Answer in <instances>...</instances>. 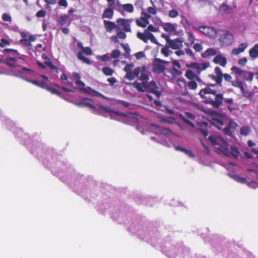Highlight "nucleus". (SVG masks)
<instances>
[{"mask_svg": "<svg viewBox=\"0 0 258 258\" xmlns=\"http://www.w3.org/2000/svg\"><path fill=\"white\" fill-rule=\"evenodd\" d=\"M211 144L218 151L229 157L237 159L239 157V152L236 147H233L230 149L228 148V143L219 137L210 136L208 138Z\"/></svg>", "mask_w": 258, "mask_h": 258, "instance_id": "nucleus-1", "label": "nucleus"}, {"mask_svg": "<svg viewBox=\"0 0 258 258\" xmlns=\"http://www.w3.org/2000/svg\"><path fill=\"white\" fill-rule=\"evenodd\" d=\"M208 94L214 95L215 100L209 99L205 101L206 103L210 104L214 108H219L222 104L224 99L223 94L218 93L217 90L207 86L201 89L199 92L200 96L203 99L206 98L205 95Z\"/></svg>", "mask_w": 258, "mask_h": 258, "instance_id": "nucleus-2", "label": "nucleus"}, {"mask_svg": "<svg viewBox=\"0 0 258 258\" xmlns=\"http://www.w3.org/2000/svg\"><path fill=\"white\" fill-rule=\"evenodd\" d=\"M168 62L160 58H155L153 60L152 70L153 72L157 74L162 73L166 70L165 67L163 64Z\"/></svg>", "mask_w": 258, "mask_h": 258, "instance_id": "nucleus-3", "label": "nucleus"}, {"mask_svg": "<svg viewBox=\"0 0 258 258\" xmlns=\"http://www.w3.org/2000/svg\"><path fill=\"white\" fill-rule=\"evenodd\" d=\"M137 37L145 43H147L149 40L154 43L157 44L158 42L154 35L148 30H145L144 33L138 32L137 33Z\"/></svg>", "mask_w": 258, "mask_h": 258, "instance_id": "nucleus-4", "label": "nucleus"}, {"mask_svg": "<svg viewBox=\"0 0 258 258\" xmlns=\"http://www.w3.org/2000/svg\"><path fill=\"white\" fill-rule=\"evenodd\" d=\"M233 40V35L231 32L227 30H222L220 35L219 40L226 45L232 43Z\"/></svg>", "mask_w": 258, "mask_h": 258, "instance_id": "nucleus-5", "label": "nucleus"}, {"mask_svg": "<svg viewBox=\"0 0 258 258\" xmlns=\"http://www.w3.org/2000/svg\"><path fill=\"white\" fill-rule=\"evenodd\" d=\"M83 53L88 55H91L92 54V49L89 47H84L82 50V51L79 52L78 54V57L80 60L87 64H90L91 63V61L89 59L85 57Z\"/></svg>", "mask_w": 258, "mask_h": 258, "instance_id": "nucleus-6", "label": "nucleus"}, {"mask_svg": "<svg viewBox=\"0 0 258 258\" xmlns=\"http://www.w3.org/2000/svg\"><path fill=\"white\" fill-rule=\"evenodd\" d=\"M132 19H125L123 18H119L117 20V24L122 27V30L126 32H131L130 24L132 22Z\"/></svg>", "mask_w": 258, "mask_h": 258, "instance_id": "nucleus-7", "label": "nucleus"}, {"mask_svg": "<svg viewBox=\"0 0 258 258\" xmlns=\"http://www.w3.org/2000/svg\"><path fill=\"white\" fill-rule=\"evenodd\" d=\"M183 41V40L180 38H176L174 40L171 39L167 44L168 47L174 50L179 49L182 47Z\"/></svg>", "mask_w": 258, "mask_h": 258, "instance_id": "nucleus-8", "label": "nucleus"}, {"mask_svg": "<svg viewBox=\"0 0 258 258\" xmlns=\"http://www.w3.org/2000/svg\"><path fill=\"white\" fill-rule=\"evenodd\" d=\"M164 75L168 77H171L172 78L175 79L177 76L181 75V72L173 67L171 69H167Z\"/></svg>", "mask_w": 258, "mask_h": 258, "instance_id": "nucleus-9", "label": "nucleus"}, {"mask_svg": "<svg viewBox=\"0 0 258 258\" xmlns=\"http://www.w3.org/2000/svg\"><path fill=\"white\" fill-rule=\"evenodd\" d=\"M148 88H149L150 92L155 94L157 97L159 98L160 96L161 93L158 90L159 88L154 81L150 82Z\"/></svg>", "mask_w": 258, "mask_h": 258, "instance_id": "nucleus-10", "label": "nucleus"}, {"mask_svg": "<svg viewBox=\"0 0 258 258\" xmlns=\"http://www.w3.org/2000/svg\"><path fill=\"white\" fill-rule=\"evenodd\" d=\"M236 5L233 4L232 5H228L226 3H223L220 7L219 11L223 12L225 13H230L235 9Z\"/></svg>", "mask_w": 258, "mask_h": 258, "instance_id": "nucleus-11", "label": "nucleus"}, {"mask_svg": "<svg viewBox=\"0 0 258 258\" xmlns=\"http://www.w3.org/2000/svg\"><path fill=\"white\" fill-rule=\"evenodd\" d=\"M87 100H89L87 98L82 99L80 102H74V104L79 107H88L94 111L96 109V107L93 104L86 102Z\"/></svg>", "mask_w": 258, "mask_h": 258, "instance_id": "nucleus-12", "label": "nucleus"}, {"mask_svg": "<svg viewBox=\"0 0 258 258\" xmlns=\"http://www.w3.org/2000/svg\"><path fill=\"white\" fill-rule=\"evenodd\" d=\"M213 61L216 64H220L222 67H225L227 63L226 58L221 55H216Z\"/></svg>", "mask_w": 258, "mask_h": 258, "instance_id": "nucleus-13", "label": "nucleus"}, {"mask_svg": "<svg viewBox=\"0 0 258 258\" xmlns=\"http://www.w3.org/2000/svg\"><path fill=\"white\" fill-rule=\"evenodd\" d=\"M103 23L106 31L108 32H111L112 31L115 29L118 30L120 29L119 28L116 26L113 22L104 20Z\"/></svg>", "mask_w": 258, "mask_h": 258, "instance_id": "nucleus-14", "label": "nucleus"}, {"mask_svg": "<svg viewBox=\"0 0 258 258\" xmlns=\"http://www.w3.org/2000/svg\"><path fill=\"white\" fill-rule=\"evenodd\" d=\"M226 118V115L217 118L214 121H211V123L215 126L218 129L220 130L224 125V120Z\"/></svg>", "mask_w": 258, "mask_h": 258, "instance_id": "nucleus-15", "label": "nucleus"}, {"mask_svg": "<svg viewBox=\"0 0 258 258\" xmlns=\"http://www.w3.org/2000/svg\"><path fill=\"white\" fill-rule=\"evenodd\" d=\"M247 46V44L246 43H242L239 47L234 48L232 50V53L233 55H238L244 52Z\"/></svg>", "mask_w": 258, "mask_h": 258, "instance_id": "nucleus-16", "label": "nucleus"}, {"mask_svg": "<svg viewBox=\"0 0 258 258\" xmlns=\"http://www.w3.org/2000/svg\"><path fill=\"white\" fill-rule=\"evenodd\" d=\"M217 53V50L215 48H209L201 54V56L203 58H206L210 56L215 55Z\"/></svg>", "mask_w": 258, "mask_h": 258, "instance_id": "nucleus-17", "label": "nucleus"}, {"mask_svg": "<svg viewBox=\"0 0 258 258\" xmlns=\"http://www.w3.org/2000/svg\"><path fill=\"white\" fill-rule=\"evenodd\" d=\"M136 22L138 26L142 28H145L149 23V20L144 17H141L140 19H136Z\"/></svg>", "mask_w": 258, "mask_h": 258, "instance_id": "nucleus-18", "label": "nucleus"}, {"mask_svg": "<svg viewBox=\"0 0 258 258\" xmlns=\"http://www.w3.org/2000/svg\"><path fill=\"white\" fill-rule=\"evenodd\" d=\"M114 12H113V6L112 7H110L109 6L108 8L106 9L102 15V18H111L113 15Z\"/></svg>", "mask_w": 258, "mask_h": 258, "instance_id": "nucleus-19", "label": "nucleus"}, {"mask_svg": "<svg viewBox=\"0 0 258 258\" xmlns=\"http://www.w3.org/2000/svg\"><path fill=\"white\" fill-rule=\"evenodd\" d=\"M43 58L46 60L45 62V64L52 71H54L55 73H58V69L57 68L53 65L52 62L50 61L49 58L47 56H42Z\"/></svg>", "mask_w": 258, "mask_h": 258, "instance_id": "nucleus-20", "label": "nucleus"}, {"mask_svg": "<svg viewBox=\"0 0 258 258\" xmlns=\"http://www.w3.org/2000/svg\"><path fill=\"white\" fill-rule=\"evenodd\" d=\"M152 125L156 127L157 130V134L166 135H169L171 132V131L169 128L162 127L153 124Z\"/></svg>", "mask_w": 258, "mask_h": 258, "instance_id": "nucleus-21", "label": "nucleus"}, {"mask_svg": "<svg viewBox=\"0 0 258 258\" xmlns=\"http://www.w3.org/2000/svg\"><path fill=\"white\" fill-rule=\"evenodd\" d=\"M148 83L145 82H142V83H135V86L138 91L141 92H144V88H148Z\"/></svg>", "mask_w": 258, "mask_h": 258, "instance_id": "nucleus-22", "label": "nucleus"}, {"mask_svg": "<svg viewBox=\"0 0 258 258\" xmlns=\"http://www.w3.org/2000/svg\"><path fill=\"white\" fill-rule=\"evenodd\" d=\"M163 27L164 30L166 32H173L176 31V28L174 25L170 23H165Z\"/></svg>", "mask_w": 258, "mask_h": 258, "instance_id": "nucleus-23", "label": "nucleus"}, {"mask_svg": "<svg viewBox=\"0 0 258 258\" xmlns=\"http://www.w3.org/2000/svg\"><path fill=\"white\" fill-rule=\"evenodd\" d=\"M210 64L209 62L204 63H198L197 73L200 74L203 71L205 70L208 68L210 67Z\"/></svg>", "mask_w": 258, "mask_h": 258, "instance_id": "nucleus-24", "label": "nucleus"}, {"mask_svg": "<svg viewBox=\"0 0 258 258\" xmlns=\"http://www.w3.org/2000/svg\"><path fill=\"white\" fill-rule=\"evenodd\" d=\"M249 56L253 58H255L258 56V43L249 50Z\"/></svg>", "mask_w": 258, "mask_h": 258, "instance_id": "nucleus-25", "label": "nucleus"}, {"mask_svg": "<svg viewBox=\"0 0 258 258\" xmlns=\"http://www.w3.org/2000/svg\"><path fill=\"white\" fill-rule=\"evenodd\" d=\"M241 77L246 81L249 80L251 81L253 79V73L251 72L244 70V73H242Z\"/></svg>", "mask_w": 258, "mask_h": 258, "instance_id": "nucleus-26", "label": "nucleus"}, {"mask_svg": "<svg viewBox=\"0 0 258 258\" xmlns=\"http://www.w3.org/2000/svg\"><path fill=\"white\" fill-rule=\"evenodd\" d=\"M195 28L207 35H209L210 31L211 30L210 27L206 26L195 27Z\"/></svg>", "mask_w": 258, "mask_h": 258, "instance_id": "nucleus-27", "label": "nucleus"}, {"mask_svg": "<svg viewBox=\"0 0 258 258\" xmlns=\"http://www.w3.org/2000/svg\"><path fill=\"white\" fill-rule=\"evenodd\" d=\"M196 75H197L190 70H187L185 74V77L189 80H194Z\"/></svg>", "mask_w": 258, "mask_h": 258, "instance_id": "nucleus-28", "label": "nucleus"}, {"mask_svg": "<svg viewBox=\"0 0 258 258\" xmlns=\"http://www.w3.org/2000/svg\"><path fill=\"white\" fill-rule=\"evenodd\" d=\"M250 128L248 126H244L240 128V134L244 136H248L250 132Z\"/></svg>", "mask_w": 258, "mask_h": 258, "instance_id": "nucleus-29", "label": "nucleus"}, {"mask_svg": "<svg viewBox=\"0 0 258 258\" xmlns=\"http://www.w3.org/2000/svg\"><path fill=\"white\" fill-rule=\"evenodd\" d=\"M209 78H211L212 80L214 81L218 85L220 86H222V82L223 78L214 75H210L209 76Z\"/></svg>", "mask_w": 258, "mask_h": 258, "instance_id": "nucleus-30", "label": "nucleus"}, {"mask_svg": "<svg viewBox=\"0 0 258 258\" xmlns=\"http://www.w3.org/2000/svg\"><path fill=\"white\" fill-rule=\"evenodd\" d=\"M230 174L232 175V177L237 182L243 183L245 182V178L241 177L235 174V172L232 171Z\"/></svg>", "mask_w": 258, "mask_h": 258, "instance_id": "nucleus-31", "label": "nucleus"}, {"mask_svg": "<svg viewBox=\"0 0 258 258\" xmlns=\"http://www.w3.org/2000/svg\"><path fill=\"white\" fill-rule=\"evenodd\" d=\"M140 80L143 82H147L149 80L148 75L145 73V67H143L142 69L141 75L140 78Z\"/></svg>", "mask_w": 258, "mask_h": 258, "instance_id": "nucleus-32", "label": "nucleus"}, {"mask_svg": "<svg viewBox=\"0 0 258 258\" xmlns=\"http://www.w3.org/2000/svg\"><path fill=\"white\" fill-rule=\"evenodd\" d=\"M210 115L211 117V121H214L217 118H218L219 117L220 118L221 116H222L225 115V114L220 113L217 112V111H213L211 112Z\"/></svg>", "mask_w": 258, "mask_h": 258, "instance_id": "nucleus-33", "label": "nucleus"}, {"mask_svg": "<svg viewBox=\"0 0 258 258\" xmlns=\"http://www.w3.org/2000/svg\"><path fill=\"white\" fill-rule=\"evenodd\" d=\"M160 120L162 122L173 123L174 122L175 118L172 116L168 117H162L160 118Z\"/></svg>", "mask_w": 258, "mask_h": 258, "instance_id": "nucleus-34", "label": "nucleus"}, {"mask_svg": "<svg viewBox=\"0 0 258 258\" xmlns=\"http://www.w3.org/2000/svg\"><path fill=\"white\" fill-rule=\"evenodd\" d=\"M122 8L125 11L132 13L134 11V6L131 4H126L122 5Z\"/></svg>", "mask_w": 258, "mask_h": 258, "instance_id": "nucleus-35", "label": "nucleus"}, {"mask_svg": "<svg viewBox=\"0 0 258 258\" xmlns=\"http://www.w3.org/2000/svg\"><path fill=\"white\" fill-rule=\"evenodd\" d=\"M102 72L106 76H111L114 73L113 70L108 67H104Z\"/></svg>", "mask_w": 258, "mask_h": 258, "instance_id": "nucleus-36", "label": "nucleus"}, {"mask_svg": "<svg viewBox=\"0 0 258 258\" xmlns=\"http://www.w3.org/2000/svg\"><path fill=\"white\" fill-rule=\"evenodd\" d=\"M179 118L186 124L189 125L191 127H194V124L189 120L186 118L183 115L180 114L179 115Z\"/></svg>", "mask_w": 258, "mask_h": 258, "instance_id": "nucleus-37", "label": "nucleus"}, {"mask_svg": "<svg viewBox=\"0 0 258 258\" xmlns=\"http://www.w3.org/2000/svg\"><path fill=\"white\" fill-rule=\"evenodd\" d=\"M187 87L189 90H196L198 87L197 83L194 80H190L187 83Z\"/></svg>", "mask_w": 258, "mask_h": 258, "instance_id": "nucleus-38", "label": "nucleus"}, {"mask_svg": "<svg viewBox=\"0 0 258 258\" xmlns=\"http://www.w3.org/2000/svg\"><path fill=\"white\" fill-rule=\"evenodd\" d=\"M19 73H26L30 75H33L34 74V71L26 67H23L21 70L19 71Z\"/></svg>", "mask_w": 258, "mask_h": 258, "instance_id": "nucleus-39", "label": "nucleus"}, {"mask_svg": "<svg viewBox=\"0 0 258 258\" xmlns=\"http://www.w3.org/2000/svg\"><path fill=\"white\" fill-rule=\"evenodd\" d=\"M187 35L188 37V41L190 42V44H194L195 41V37L194 34L191 32H188L187 33Z\"/></svg>", "mask_w": 258, "mask_h": 258, "instance_id": "nucleus-40", "label": "nucleus"}, {"mask_svg": "<svg viewBox=\"0 0 258 258\" xmlns=\"http://www.w3.org/2000/svg\"><path fill=\"white\" fill-rule=\"evenodd\" d=\"M231 70L233 72H234L235 73L239 76H241L243 73H244V70H241V69L233 66L231 68Z\"/></svg>", "mask_w": 258, "mask_h": 258, "instance_id": "nucleus-41", "label": "nucleus"}, {"mask_svg": "<svg viewBox=\"0 0 258 258\" xmlns=\"http://www.w3.org/2000/svg\"><path fill=\"white\" fill-rule=\"evenodd\" d=\"M68 18H69V16L67 15H64L63 16H61L58 19V22L61 25H63L67 22Z\"/></svg>", "mask_w": 258, "mask_h": 258, "instance_id": "nucleus-42", "label": "nucleus"}, {"mask_svg": "<svg viewBox=\"0 0 258 258\" xmlns=\"http://www.w3.org/2000/svg\"><path fill=\"white\" fill-rule=\"evenodd\" d=\"M238 126V124L232 119H230L228 126L231 129L234 130Z\"/></svg>", "mask_w": 258, "mask_h": 258, "instance_id": "nucleus-43", "label": "nucleus"}, {"mask_svg": "<svg viewBox=\"0 0 258 258\" xmlns=\"http://www.w3.org/2000/svg\"><path fill=\"white\" fill-rule=\"evenodd\" d=\"M116 103L118 104H121L123 106L126 108H129L131 106V103L130 102L121 100H117Z\"/></svg>", "mask_w": 258, "mask_h": 258, "instance_id": "nucleus-44", "label": "nucleus"}, {"mask_svg": "<svg viewBox=\"0 0 258 258\" xmlns=\"http://www.w3.org/2000/svg\"><path fill=\"white\" fill-rule=\"evenodd\" d=\"M120 55V52L119 50L114 49L112 51L111 54V57L112 58H117Z\"/></svg>", "mask_w": 258, "mask_h": 258, "instance_id": "nucleus-45", "label": "nucleus"}, {"mask_svg": "<svg viewBox=\"0 0 258 258\" xmlns=\"http://www.w3.org/2000/svg\"><path fill=\"white\" fill-rule=\"evenodd\" d=\"M11 44V42L9 40L5 39L2 38L0 41V47L4 48L6 45H10Z\"/></svg>", "mask_w": 258, "mask_h": 258, "instance_id": "nucleus-46", "label": "nucleus"}, {"mask_svg": "<svg viewBox=\"0 0 258 258\" xmlns=\"http://www.w3.org/2000/svg\"><path fill=\"white\" fill-rule=\"evenodd\" d=\"M223 131L225 135L229 136V137H233V133H232L233 132L232 131V129H231L228 126L225 127L223 129Z\"/></svg>", "mask_w": 258, "mask_h": 258, "instance_id": "nucleus-47", "label": "nucleus"}, {"mask_svg": "<svg viewBox=\"0 0 258 258\" xmlns=\"http://www.w3.org/2000/svg\"><path fill=\"white\" fill-rule=\"evenodd\" d=\"M97 59L102 61H107L109 60V56L107 54H106L103 55L97 56Z\"/></svg>", "mask_w": 258, "mask_h": 258, "instance_id": "nucleus-48", "label": "nucleus"}, {"mask_svg": "<svg viewBox=\"0 0 258 258\" xmlns=\"http://www.w3.org/2000/svg\"><path fill=\"white\" fill-rule=\"evenodd\" d=\"M169 16L172 18L176 17L179 15L178 12L174 9H172L169 11Z\"/></svg>", "mask_w": 258, "mask_h": 258, "instance_id": "nucleus-49", "label": "nucleus"}, {"mask_svg": "<svg viewBox=\"0 0 258 258\" xmlns=\"http://www.w3.org/2000/svg\"><path fill=\"white\" fill-rule=\"evenodd\" d=\"M193 48L196 52H200L203 49V46L201 43H194Z\"/></svg>", "mask_w": 258, "mask_h": 258, "instance_id": "nucleus-50", "label": "nucleus"}, {"mask_svg": "<svg viewBox=\"0 0 258 258\" xmlns=\"http://www.w3.org/2000/svg\"><path fill=\"white\" fill-rule=\"evenodd\" d=\"M168 45L165 47H163L161 50V52L165 56L167 57L169 55V50L168 49Z\"/></svg>", "mask_w": 258, "mask_h": 258, "instance_id": "nucleus-51", "label": "nucleus"}, {"mask_svg": "<svg viewBox=\"0 0 258 258\" xmlns=\"http://www.w3.org/2000/svg\"><path fill=\"white\" fill-rule=\"evenodd\" d=\"M214 72L216 74V75L218 76L221 78H223V74L221 69L219 67H216L214 69Z\"/></svg>", "mask_w": 258, "mask_h": 258, "instance_id": "nucleus-52", "label": "nucleus"}, {"mask_svg": "<svg viewBox=\"0 0 258 258\" xmlns=\"http://www.w3.org/2000/svg\"><path fill=\"white\" fill-rule=\"evenodd\" d=\"M20 42L22 44H25L26 46H32L31 43L28 38L21 39L20 40Z\"/></svg>", "mask_w": 258, "mask_h": 258, "instance_id": "nucleus-53", "label": "nucleus"}, {"mask_svg": "<svg viewBox=\"0 0 258 258\" xmlns=\"http://www.w3.org/2000/svg\"><path fill=\"white\" fill-rule=\"evenodd\" d=\"M146 30H148V31L150 32H157L159 31V28L155 27L153 25L150 24L148 26L147 29Z\"/></svg>", "mask_w": 258, "mask_h": 258, "instance_id": "nucleus-54", "label": "nucleus"}, {"mask_svg": "<svg viewBox=\"0 0 258 258\" xmlns=\"http://www.w3.org/2000/svg\"><path fill=\"white\" fill-rule=\"evenodd\" d=\"M117 33L116 36L118 38L124 39L126 38V35L124 32L118 30H117Z\"/></svg>", "mask_w": 258, "mask_h": 258, "instance_id": "nucleus-55", "label": "nucleus"}, {"mask_svg": "<svg viewBox=\"0 0 258 258\" xmlns=\"http://www.w3.org/2000/svg\"><path fill=\"white\" fill-rule=\"evenodd\" d=\"M185 51L186 53L190 57H191L193 59H195V55L192 50L189 48H186L185 49Z\"/></svg>", "mask_w": 258, "mask_h": 258, "instance_id": "nucleus-56", "label": "nucleus"}, {"mask_svg": "<svg viewBox=\"0 0 258 258\" xmlns=\"http://www.w3.org/2000/svg\"><path fill=\"white\" fill-rule=\"evenodd\" d=\"M2 19L4 21L11 22L12 18L7 13H4L2 15Z\"/></svg>", "mask_w": 258, "mask_h": 258, "instance_id": "nucleus-57", "label": "nucleus"}, {"mask_svg": "<svg viewBox=\"0 0 258 258\" xmlns=\"http://www.w3.org/2000/svg\"><path fill=\"white\" fill-rule=\"evenodd\" d=\"M23 79L26 81L28 82L31 83L32 84L39 87L40 82L37 80H33L27 78H23Z\"/></svg>", "mask_w": 258, "mask_h": 258, "instance_id": "nucleus-58", "label": "nucleus"}, {"mask_svg": "<svg viewBox=\"0 0 258 258\" xmlns=\"http://www.w3.org/2000/svg\"><path fill=\"white\" fill-rule=\"evenodd\" d=\"M198 62H192L186 64V67L188 68H192L197 71Z\"/></svg>", "mask_w": 258, "mask_h": 258, "instance_id": "nucleus-59", "label": "nucleus"}, {"mask_svg": "<svg viewBox=\"0 0 258 258\" xmlns=\"http://www.w3.org/2000/svg\"><path fill=\"white\" fill-rule=\"evenodd\" d=\"M101 109L105 112L111 113L113 110L110 109L109 107L107 106L101 105L100 106Z\"/></svg>", "mask_w": 258, "mask_h": 258, "instance_id": "nucleus-60", "label": "nucleus"}, {"mask_svg": "<svg viewBox=\"0 0 258 258\" xmlns=\"http://www.w3.org/2000/svg\"><path fill=\"white\" fill-rule=\"evenodd\" d=\"M125 78L130 81H132L135 79L133 73L132 72L126 73Z\"/></svg>", "mask_w": 258, "mask_h": 258, "instance_id": "nucleus-61", "label": "nucleus"}, {"mask_svg": "<svg viewBox=\"0 0 258 258\" xmlns=\"http://www.w3.org/2000/svg\"><path fill=\"white\" fill-rule=\"evenodd\" d=\"M140 73H141V69L140 67H137V68H135V69L134 70V71L133 72V75H134V78H135L136 77H138Z\"/></svg>", "mask_w": 258, "mask_h": 258, "instance_id": "nucleus-62", "label": "nucleus"}, {"mask_svg": "<svg viewBox=\"0 0 258 258\" xmlns=\"http://www.w3.org/2000/svg\"><path fill=\"white\" fill-rule=\"evenodd\" d=\"M46 15V12L44 10H40L38 11L36 14L37 17H44Z\"/></svg>", "mask_w": 258, "mask_h": 258, "instance_id": "nucleus-63", "label": "nucleus"}, {"mask_svg": "<svg viewBox=\"0 0 258 258\" xmlns=\"http://www.w3.org/2000/svg\"><path fill=\"white\" fill-rule=\"evenodd\" d=\"M148 12L149 14L155 15L157 12L155 7H150L148 8Z\"/></svg>", "mask_w": 258, "mask_h": 258, "instance_id": "nucleus-64", "label": "nucleus"}]
</instances>
